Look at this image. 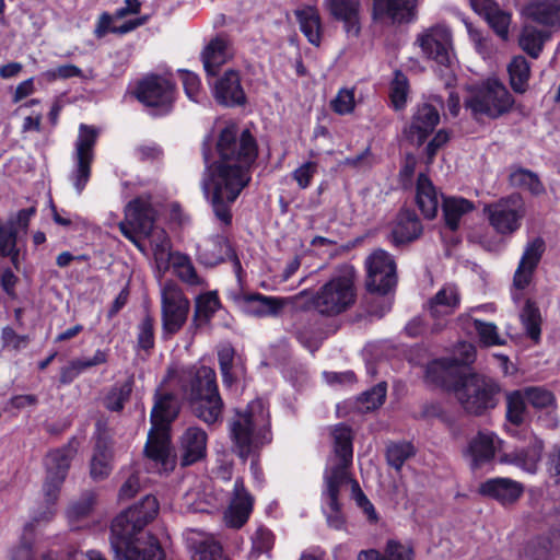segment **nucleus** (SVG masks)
I'll use <instances>...</instances> for the list:
<instances>
[{"label": "nucleus", "instance_id": "1", "mask_svg": "<svg viewBox=\"0 0 560 560\" xmlns=\"http://www.w3.org/2000/svg\"><path fill=\"white\" fill-rule=\"evenodd\" d=\"M218 159L209 163L203 152L206 168L201 189L222 228L232 223V205L252 179L250 167L257 158V143L252 133L229 124L219 133Z\"/></svg>", "mask_w": 560, "mask_h": 560}, {"label": "nucleus", "instance_id": "2", "mask_svg": "<svg viewBox=\"0 0 560 560\" xmlns=\"http://www.w3.org/2000/svg\"><path fill=\"white\" fill-rule=\"evenodd\" d=\"M75 453L77 447L72 443L48 453L45 462L47 475L43 487L47 506L33 513L31 522L24 527L21 542L11 550L10 560H34V553L38 551V547L36 546L34 549L28 536H32L37 526L52 520L55 515L54 504L58 499L61 485Z\"/></svg>", "mask_w": 560, "mask_h": 560}, {"label": "nucleus", "instance_id": "3", "mask_svg": "<svg viewBox=\"0 0 560 560\" xmlns=\"http://www.w3.org/2000/svg\"><path fill=\"white\" fill-rule=\"evenodd\" d=\"M334 456L325 470L323 499L329 508L327 522L330 527L340 528L343 520L340 514L339 492L350 481L348 468L352 462V433L350 428L338 424L332 430Z\"/></svg>", "mask_w": 560, "mask_h": 560}, {"label": "nucleus", "instance_id": "4", "mask_svg": "<svg viewBox=\"0 0 560 560\" xmlns=\"http://www.w3.org/2000/svg\"><path fill=\"white\" fill-rule=\"evenodd\" d=\"M229 432L233 453L244 462L270 443V413L264 400H253L237 410L229 421Z\"/></svg>", "mask_w": 560, "mask_h": 560}, {"label": "nucleus", "instance_id": "5", "mask_svg": "<svg viewBox=\"0 0 560 560\" xmlns=\"http://www.w3.org/2000/svg\"><path fill=\"white\" fill-rule=\"evenodd\" d=\"M178 404L172 394H156L151 411V429L144 446L145 457L159 471L168 472L175 468L176 457L171 451L170 425L177 417Z\"/></svg>", "mask_w": 560, "mask_h": 560}, {"label": "nucleus", "instance_id": "6", "mask_svg": "<svg viewBox=\"0 0 560 560\" xmlns=\"http://www.w3.org/2000/svg\"><path fill=\"white\" fill-rule=\"evenodd\" d=\"M355 270L351 265L339 266L315 293L310 295V307L324 316L339 315L355 303Z\"/></svg>", "mask_w": 560, "mask_h": 560}, {"label": "nucleus", "instance_id": "7", "mask_svg": "<svg viewBox=\"0 0 560 560\" xmlns=\"http://www.w3.org/2000/svg\"><path fill=\"white\" fill-rule=\"evenodd\" d=\"M185 393L200 420L211 424L221 418L223 401L218 392L214 370L208 366L198 368L189 385L185 387Z\"/></svg>", "mask_w": 560, "mask_h": 560}, {"label": "nucleus", "instance_id": "8", "mask_svg": "<svg viewBox=\"0 0 560 560\" xmlns=\"http://www.w3.org/2000/svg\"><path fill=\"white\" fill-rule=\"evenodd\" d=\"M453 392L467 413L480 416L497 406L500 386L493 378L474 373L460 377Z\"/></svg>", "mask_w": 560, "mask_h": 560}, {"label": "nucleus", "instance_id": "9", "mask_svg": "<svg viewBox=\"0 0 560 560\" xmlns=\"http://www.w3.org/2000/svg\"><path fill=\"white\" fill-rule=\"evenodd\" d=\"M526 212V203L518 194L502 197L483 207L489 225L501 236H511L516 233L522 226Z\"/></svg>", "mask_w": 560, "mask_h": 560}, {"label": "nucleus", "instance_id": "10", "mask_svg": "<svg viewBox=\"0 0 560 560\" xmlns=\"http://www.w3.org/2000/svg\"><path fill=\"white\" fill-rule=\"evenodd\" d=\"M159 512V502L155 497L147 495L143 500L120 513L112 523L110 545L119 548L126 544V535L141 536L143 527L151 522Z\"/></svg>", "mask_w": 560, "mask_h": 560}, {"label": "nucleus", "instance_id": "11", "mask_svg": "<svg viewBox=\"0 0 560 560\" xmlns=\"http://www.w3.org/2000/svg\"><path fill=\"white\" fill-rule=\"evenodd\" d=\"M465 104L474 115L497 118L512 108L514 98L502 83L489 80L478 88Z\"/></svg>", "mask_w": 560, "mask_h": 560}, {"label": "nucleus", "instance_id": "12", "mask_svg": "<svg viewBox=\"0 0 560 560\" xmlns=\"http://www.w3.org/2000/svg\"><path fill=\"white\" fill-rule=\"evenodd\" d=\"M190 303L173 282H165L161 290L162 325L165 334L179 331L187 320Z\"/></svg>", "mask_w": 560, "mask_h": 560}, {"label": "nucleus", "instance_id": "13", "mask_svg": "<svg viewBox=\"0 0 560 560\" xmlns=\"http://www.w3.org/2000/svg\"><path fill=\"white\" fill-rule=\"evenodd\" d=\"M154 223V212L150 202L142 198L130 201L125 209V220L119 223L122 235L142 250L138 233L149 235Z\"/></svg>", "mask_w": 560, "mask_h": 560}, {"label": "nucleus", "instance_id": "14", "mask_svg": "<svg viewBox=\"0 0 560 560\" xmlns=\"http://www.w3.org/2000/svg\"><path fill=\"white\" fill-rule=\"evenodd\" d=\"M475 358L474 345L459 342L451 358L435 360L428 366V377L442 386H451V380L457 375L459 365L470 364Z\"/></svg>", "mask_w": 560, "mask_h": 560}, {"label": "nucleus", "instance_id": "15", "mask_svg": "<svg viewBox=\"0 0 560 560\" xmlns=\"http://www.w3.org/2000/svg\"><path fill=\"white\" fill-rule=\"evenodd\" d=\"M366 287L372 292L387 293L396 284V266L383 249L374 250L365 260Z\"/></svg>", "mask_w": 560, "mask_h": 560}, {"label": "nucleus", "instance_id": "16", "mask_svg": "<svg viewBox=\"0 0 560 560\" xmlns=\"http://www.w3.org/2000/svg\"><path fill=\"white\" fill-rule=\"evenodd\" d=\"M416 43L424 56L440 65H450L452 59V34L445 25H435L418 35Z\"/></svg>", "mask_w": 560, "mask_h": 560}, {"label": "nucleus", "instance_id": "17", "mask_svg": "<svg viewBox=\"0 0 560 560\" xmlns=\"http://www.w3.org/2000/svg\"><path fill=\"white\" fill-rule=\"evenodd\" d=\"M137 96L147 106L156 108V114H165L172 108L174 85L163 77H148L140 82Z\"/></svg>", "mask_w": 560, "mask_h": 560}, {"label": "nucleus", "instance_id": "18", "mask_svg": "<svg viewBox=\"0 0 560 560\" xmlns=\"http://www.w3.org/2000/svg\"><path fill=\"white\" fill-rule=\"evenodd\" d=\"M124 540L126 544L119 548L110 545L117 560H162L163 551L155 537L126 535Z\"/></svg>", "mask_w": 560, "mask_h": 560}, {"label": "nucleus", "instance_id": "19", "mask_svg": "<svg viewBox=\"0 0 560 560\" xmlns=\"http://www.w3.org/2000/svg\"><path fill=\"white\" fill-rule=\"evenodd\" d=\"M460 304V294L454 284L443 285L429 301L427 310L434 319L432 330L438 332L446 326V317L452 315Z\"/></svg>", "mask_w": 560, "mask_h": 560}, {"label": "nucleus", "instance_id": "20", "mask_svg": "<svg viewBox=\"0 0 560 560\" xmlns=\"http://www.w3.org/2000/svg\"><path fill=\"white\" fill-rule=\"evenodd\" d=\"M198 258L206 266H215L225 259H231L236 273H240L242 269L241 261L223 235H215L202 241L198 245Z\"/></svg>", "mask_w": 560, "mask_h": 560}, {"label": "nucleus", "instance_id": "21", "mask_svg": "<svg viewBox=\"0 0 560 560\" xmlns=\"http://www.w3.org/2000/svg\"><path fill=\"white\" fill-rule=\"evenodd\" d=\"M207 433L198 427H188L178 440L179 460L182 466H190L206 457Z\"/></svg>", "mask_w": 560, "mask_h": 560}, {"label": "nucleus", "instance_id": "22", "mask_svg": "<svg viewBox=\"0 0 560 560\" xmlns=\"http://www.w3.org/2000/svg\"><path fill=\"white\" fill-rule=\"evenodd\" d=\"M253 497L246 491L242 479L235 480L233 497L224 512V523L231 528H241L253 511Z\"/></svg>", "mask_w": 560, "mask_h": 560}, {"label": "nucleus", "instance_id": "23", "mask_svg": "<svg viewBox=\"0 0 560 560\" xmlns=\"http://www.w3.org/2000/svg\"><path fill=\"white\" fill-rule=\"evenodd\" d=\"M187 548L192 551L191 560H229L222 553V547L212 535L199 529L184 533Z\"/></svg>", "mask_w": 560, "mask_h": 560}, {"label": "nucleus", "instance_id": "24", "mask_svg": "<svg viewBox=\"0 0 560 560\" xmlns=\"http://www.w3.org/2000/svg\"><path fill=\"white\" fill-rule=\"evenodd\" d=\"M439 121L438 108L433 104L423 103L417 107L409 127L405 129V133L412 142L421 145Z\"/></svg>", "mask_w": 560, "mask_h": 560}, {"label": "nucleus", "instance_id": "25", "mask_svg": "<svg viewBox=\"0 0 560 560\" xmlns=\"http://www.w3.org/2000/svg\"><path fill=\"white\" fill-rule=\"evenodd\" d=\"M523 491L524 487L518 481L501 477L487 479L478 488L481 495L493 499L503 505L516 502Z\"/></svg>", "mask_w": 560, "mask_h": 560}, {"label": "nucleus", "instance_id": "26", "mask_svg": "<svg viewBox=\"0 0 560 560\" xmlns=\"http://www.w3.org/2000/svg\"><path fill=\"white\" fill-rule=\"evenodd\" d=\"M501 447V440L495 433L482 430L474 435L464 451V455L471 459L475 467L490 462Z\"/></svg>", "mask_w": 560, "mask_h": 560}, {"label": "nucleus", "instance_id": "27", "mask_svg": "<svg viewBox=\"0 0 560 560\" xmlns=\"http://www.w3.org/2000/svg\"><path fill=\"white\" fill-rule=\"evenodd\" d=\"M544 252L545 242L540 237H536L526 244L518 267L514 273L513 282L517 289H524L529 284Z\"/></svg>", "mask_w": 560, "mask_h": 560}, {"label": "nucleus", "instance_id": "28", "mask_svg": "<svg viewBox=\"0 0 560 560\" xmlns=\"http://www.w3.org/2000/svg\"><path fill=\"white\" fill-rule=\"evenodd\" d=\"M233 48L224 36L212 38L201 54L203 68L209 75L217 74L218 69L233 57Z\"/></svg>", "mask_w": 560, "mask_h": 560}, {"label": "nucleus", "instance_id": "29", "mask_svg": "<svg viewBox=\"0 0 560 560\" xmlns=\"http://www.w3.org/2000/svg\"><path fill=\"white\" fill-rule=\"evenodd\" d=\"M331 15L343 22L348 35L358 36L360 33V0H328Z\"/></svg>", "mask_w": 560, "mask_h": 560}, {"label": "nucleus", "instance_id": "30", "mask_svg": "<svg viewBox=\"0 0 560 560\" xmlns=\"http://www.w3.org/2000/svg\"><path fill=\"white\" fill-rule=\"evenodd\" d=\"M215 100L223 105H240L245 101V94L240 83V75L233 70L226 71L214 86Z\"/></svg>", "mask_w": 560, "mask_h": 560}, {"label": "nucleus", "instance_id": "31", "mask_svg": "<svg viewBox=\"0 0 560 560\" xmlns=\"http://www.w3.org/2000/svg\"><path fill=\"white\" fill-rule=\"evenodd\" d=\"M240 302L243 310L253 316L265 317L275 316L283 307V301L275 296H266L260 293L244 294Z\"/></svg>", "mask_w": 560, "mask_h": 560}, {"label": "nucleus", "instance_id": "32", "mask_svg": "<svg viewBox=\"0 0 560 560\" xmlns=\"http://www.w3.org/2000/svg\"><path fill=\"white\" fill-rule=\"evenodd\" d=\"M525 13L534 22L560 28V0H533Z\"/></svg>", "mask_w": 560, "mask_h": 560}, {"label": "nucleus", "instance_id": "33", "mask_svg": "<svg viewBox=\"0 0 560 560\" xmlns=\"http://www.w3.org/2000/svg\"><path fill=\"white\" fill-rule=\"evenodd\" d=\"M421 232L422 228L416 213L405 210L397 215L390 240L398 246L415 241Z\"/></svg>", "mask_w": 560, "mask_h": 560}, {"label": "nucleus", "instance_id": "34", "mask_svg": "<svg viewBox=\"0 0 560 560\" xmlns=\"http://www.w3.org/2000/svg\"><path fill=\"white\" fill-rule=\"evenodd\" d=\"M416 201L428 219H433L440 206L439 195L431 179L425 174H419L416 185Z\"/></svg>", "mask_w": 560, "mask_h": 560}, {"label": "nucleus", "instance_id": "35", "mask_svg": "<svg viewBox=\"0 0 560 560\" xmlns=\"http://www.w3.org/2000/svg\"><path fill=\"white\" fill-rule=\"evenodd\" d=\"M112 444L100 436L95 443L94 453L90 464V475L94 480L106 478L112 471Z\"/></svg>", "mask_w": 560, "mask_h": 560}, {"label": "nucleus", "instance_id": "36", "mask_svg": "<svg viewBox=\"0 0 560 560\" xmlns=\"http://www.w3.org/2000/svg\"><path fill=\"white\" fill-rule=\"evenodd\" d=\"M417 0H374L375 15H386L394 22L408 21Z\"/></svg>", "mask_w": 560, "mask_h": 560}, {"label": "nucleus", "instance_id": "37", "mask_svg": "<svg viewBox=\"0 0 560 560\" xmlns=\"http://www.w3.org/2000/svg\"><path fill=\"white\" fill-rule=\"evenodd\" d=\"M413 548L409 544H401L389 540L386 546L385 556L377 550H363L359 553L358 560H413Z\"/></svg>", "mask_w": 560, "mask_h": 560}, {"label": "nucleus", "instance_id": "38", "mask_svg": "<svg viewBox=\"0 0 560 560\" xmlns=\"http://www.w3.org/2000/svg\"><path fill=\"white\" fill-rule=\"evenodd\" d=\"M301 32L307 40L318 46L320 43L322 24L318 11L314 7H305L295 11Z\"/></svg>", "mask_w": 560, "mask_h": 560}, {"label": "nucleus", "instance_id": "39", "mask_svg": "<svg viewBox=\"0 0 560 560\" xmlns=\"http://www.w3.org/2000/svg\"><path fill=\"white\" fill-rule=\"evenodd\" d=\"M98 137V130L93 126L81 124L79 135L74 143L73 159L94 160V145Z\"/></svg>", "mask_w": 560, "mask_h": 560}, {"label": "nucleus", "instance_id": "40", "mask_svg": "<svg viewBox=\"0 0 560 560\" xmlns=\"http://www.w3.org/2000/svg\"><path fill=\"white\" fill-rule=\"evenodd\" d=\"M474 209L471 201L462 197H450L443 201V212L446 225L451 230L458 228L460 218Z\"/></svg>", "mask_w": 560, "mask_h": 560}, {"label": "nucleus", "instance_id": "41", "mask_svg": "<svg viewBox=\"0 0 560 560\" xmlns=\"http://www.w3.org/2000/svg\"><path fill=\"white\" fill-rule=\"evenodd\" d=\"M544 448V442L537 438L530 442L526 450L518 451L515 454L514 462L517 466L529 474L537 471L538 462Z\"/></svg>", "mask_w": 560, "mask_h": 560}, {"label": "nucleus", "instance_id": "42", "mask_svg": "<svg viewBox=\"0 0 560 560\" xmlns=\"http://www.w3.org/2000/svg\"><path fill=\"white\" fill-rule=\"evenodd\" d=\"M509 74L513 90L517 93H524L528 86L530 69L523 56H516L512 59L509 65Z\"/></svg>", "mask_w": 560, "mask_h": 560}, {"label": "nucleus", "instance_id": "43", "mask_svg": "<svg viewBox=\"0 0 560 560\" xmlns=\"http://www.w3.org/2000/svg\"><path fill=\"white\" fill-rule=\"evenodd\" d=\"M545 39L542 31L534 25L526 24L520 36V46L530 57L537 58L542 50Z\"/></svg>", "mask_w": 560, "mask_h": 560}, {"label": "nucleus", "instance_id": "44", "mask_svg": "<svg viewBox=\"0 0 560 560\" xmlns=\"http://www.w3.org/2000/svg\"><path fill=\"white\" fill-rule=\"evenodd\" d=\"M416 455V447L410 442H393L386 447L387 464L399 471L404 464Z\"/></svg>", "mask_w": 560, "mask_h": 560}, {"label": "nucleus", "instance_id": "45", "mask_svg": "<svg viewBox=\"0 0 560 560\" xmlns=\"http://www.w3.org/2000/svg\"><path fill=\"white\" fill-rule=\"evenodd\" d=\"M552 542L551 535L529 541L521 555V560H550L552 552L558 551L552 547Z\"/></svg>", "mask_w": 560, "mask_h": 560}, {"label": "nucleus", "instance_id": "46", "mask_svg": "<svg viewBox=\"0 0 560 560\" xmlns=\"http://www.w3.org/2000/svg\"><path fill=\"white\" fill-rule=\"evenodd\" d=\"M133 381L128 378L122 384L112 386L104 397V406L110 411L119 412L124 409L125 402L129 400L132 392Z\"/></svg>", "mask_w": 560, "mask_h": 560}, {"label": "nucleus", "instance_id": "47", "mask_svg": "<svg viewBox=\"0 0 560 560\" xmlns=\"http://www.w3.org/2000/svg\"><path fill=\"white\" fill-rule=\"evenodd\" d=\"M506 419L515 424L520 425L525 419L527 399L525 393L522 389L506 393Z\"/></svg>", "mask_w": 560, "mask_h": 560}, {"label": "nucleus", "instance_id": "48", "mask_svg": "<svg viewBox=\"0 0 560 560\" xmlns=\"http://www.w3.org/2000/svg\"><path fill=\"white\" fill-rule=\"evenodd\" d=\"M521 320L530 339H533L535 342H538L541 332V316L539 308L535 305L534 302L527 301L525 303L521 312Z\"/></svg>", "mask_w": 560, "mask_h": 560}, {"label": "nucleus", "instance_id": "49", "mask_svg": "<svg viewBox=\"0 0 560 560\" xmlns=\"http://www.w3.org/2000/svg\"><path fill=\"white\" fill-rule=\"evenodd\" d=\"M527 402L535 409H553L557 405L555 394L544 386L523 388Z\"/></svg>", "mask_w": 560, "mask_h": 560}, {"label": "nucleus", "instance_id": "50", "mask_svg": "<svg viewBox=\"0 0 560 560\" xmlns=\"http://www.w3.org/2000/svg\"><path fill=\"white\" fill-rule=\"evenodd\" d=\"M220 306L215 292H207L199 295L195 303L194 322L207 323Z\"/></svg>", "mask_w": 560, "mask_h": 560}, {"label": "nucleus", "instance_id": "51", "mask_svg": "<svg viewBox=\"0 0 560 560\" xmlns=\"http://www.w3.org/2000/svg\"><path fill=\"white\" fill-rule=\"evenodd\" d=\"M510 183L512 186L526 189L533 195H540L545 188L538 176L527 170H516L510 174Z\"/></svg>", "mask_w": 560, "mask_h": 560}, {"label": "nucleus", "instance_id": "52", "mask_svg": "<svg viewBox=\"0 0 560 560\" xmlns=\"http://www.w3.org/2000/svg\"><path fill=\"white\" fill-rule=\"evenodd\" d=\"M74 167L69 175V179L72 183L78 195H81L86 184L90 180L92 173V162L90 160L73 159Z\"/></svg>", "mask_w": 560, "mask_h": 560}, {"label": "nucleus", "instance_id": "53", "mask_svg": "<svg viewBox=\"0 0 560 560\" xmlns=\"http://www.w3.org/2000/svg\"><path fill=\"white\" fill-rule=\"evenodd\" d=\"M472 325L475 330L478 334L480 341L487 346H501L504 343V340L498 332V327L493 323L482 322L480 319L474 318Z\"/></svg>", "mask_w": 560, "mask_h": 560}, {"label": "nucleus", "instance_id": "54", "mask_svg": "<svg viewBox=\"0 0 560 560\" xmlns=\"http://www.w3.org/2000/svg\"><path fill=\"white\" fill-rule=\"evenodd\" d=\"M489 26L503 40L509 37V26L511 24V14L501 10L499 5L485 18Z\"/></svg>", "mask_w": 560, "mask_h": 560}, {"label": "nucleus", "instance_id": "55", "mask_svg": "<svg viewBox=\"0 0 560 560\" xmlns=\"http://www.w3.org/2000/svg\"><path fill=\"white\" fill-rule=\"evenodd\" d=\"M95 493L94 492H85L78 501L73 502L67 512L69 520L79 521L86 517L94 504H95Z\"/></svg>", "mask_w": 560, "mask_h": 560}, {"label": "nucleus", "instance_id": "56", "mask_svg": "<svg viewBox=\"0 0 560 560\" xmlns=\"http://www.w3.org/2000/svg\"><path fill=\"white\" fill-rule=\"evenodd\" d=\"M386 397V385L385 383H380L374 386L372 389L365 392L359 398L360 409L363 411H370L378 408L383 405Z\"/></svg>", "mask_w": 560, "mask_h": 560}, {"label": "nucleus", "instance_id": "57", "mask_svg": "<svg viewBox=\"0 0 560 560\" xmlns=\"http://www.w3.org/2000/svg\"><path fill=\"white\" fill-rule=\"evenodd\" d=\"M176 275L190 285L202 284V280L196 273L195 267L187 256H177L174 264Z\"/></svg>", "mask_w": 560, "mask_h": 560}, {"label": "nucleus", "instance_id": "58", "mask_svg": "<svg viewBox=\"0 0 560 560\" xmlns=\"http://www.w3.org/2000/svg\"><path fill=\"white\" fill-rule=\"evenodd\" d=\"M408 82L404 74L396 73L390 86V100L396 109H401L407 102Z\"/></svg>", "mask_w": 560, "mask_h": 560}, {"label": "nucleus", "instance_id": "59", "mask_svg": "<svg viewBox=\"0 0 560 560\" xmlns=\"http://www.w3.org/2000/svg\"><path fill=\"white\" fill-rule=\"evenodd\" d=\"M317 162L307 161L292 172V178L296 182L300 189H306L311 186L312 179L317 174Z\"/></svg>", "mask_w": 560, "mask_h": 560}, {"label": "nucleus", "instance_id": "60", "mask_svg": "<svg viewBox=\"0 0 560 560\" xmlns=\"http://www.w3.org/2000/svg\"><path fill=\"white\" fill-rule=\"evenodd\" d=\"M218 359L223 383L230 386L233 383L231 369L234 360V349L230 345L222 346L218 351Z\"/></svg>", "mask_w": 560, "mask_h": 560}, {"label": "nucleus", "instance_id": "61", "mask_svg": "<svg viewBox=\"0 0 560 560\" xmlns=\"http://www.w3.org/2000/svg\"><path fill=\"white\" fill-rule=\"evenodd\" d=\"M354 91L348 89L340 90L336 97L331 101V108L339 115L351 113L354 108Z\"/></svg>", "mask_w": 560, "mask_h": 560}, {"label": "nucleus", "instance_id": "62", "mask_svg": "<svg viewBox=\"0 0 560 560\" xmlns=\"http://www.w3.org/2000/svg\"><path fill=\"white\" fill-rule=\"evenodd\" d=\"M1 340L3 348L19 351L28 345L30 338L27 335H19L12 327L5 326L1 330Z\"/></svg>", "mask_w": 560, "mask_h": 560}, {"label": "nucleus", "instance_id": "63", "mask_svg": "<svg viewBox=\"0 0 560 560\" xmlns=\"http://www.w3.org/2000/svg\"><path fill=\"white\" fill-rule=\"evenodd\" d=\"M253 551L257 555L270 551L273 546V535L265 527H258L252 537Z\"/></svg>", "mask_w": 560, "mask_h": 560}, {"label": "nucleus", "instance_id": "64", "mask_svg": "<svg viewBox=\"0 0 560 560\" xmlns=\"http://www.w3.org/2000/svg\"><path fill=\"white\" fill-rule=\"evenodd\" d=\"M546 470L556 483L560 482V442L553 444L547 454Z\"/></svg>", "mask_w": 560, "mask_h": 560}]
</instances>
